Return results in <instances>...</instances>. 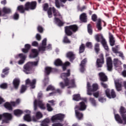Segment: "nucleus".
I'll list each match as a JSON object with an SVG mask.
<instances>
[{"label": "nucleus", "instance_id": "f257e3e1", "mask_svg": "<svg viewBox=\"0 0 126 126\" xmlns=\"http://www.w3.org/2000/svg\"><path fill=\"white\" fill-rule=\"evenodd\" d=\"M39 63V59H37L35 62H28L24 66V72L26 73V74H30V73H32L34 72V68L33 66H37Z\"/></svg>", "mask_w": 126, "mask_h": 126}, {"label": "nucleus", "instance_id": "f03ea898", "mask_svg": "<svg viewBox=\"0 0 126 126\" xmlns=\"http://www.w3.org/2000/svg\"><path fill=\"white\" fill-rule=\"evenodd\" d=\"M43 10H44V11H47V14L49 18L53 17V13L54 14V16L55 17L58 16V13H57V9L56 8L54 7H53L52 8L50 7L49 8L48 3H46L43 5Z\"/></svg>", "mask_w": 126, "mask_h": 126}, {"label": "nucleus", "instance_id": "7ed1b4c3", "mask_svg": "<svg viewBox=\"0 0 126 126\" xmlns=\"http://www.w3.org/2000/svg\"><path fill=\"white\" fill-rule=\"evenodd\" d=\"M65 34L67 36H71L73 33L78 31V26L77 25H71L64 27Z\"/></svg>", "mask_w": 126, "mask_h": 126}, {"label": "nucleus", "instance_id": "20e7f679", "mask_svg": "<svg viewBox=\"0 0 126 126\" xmlns=\"http://www.w3.org/2000/svg\"><path fill=\"white\" fill-rule=\"evenodd\" d=\"M47 46V38H44L42 41L41 46L38 47V52H45L46 49L47 50H50L52 48V45L51 44H48Z\"/></svg>", "mask_w": 126, "mask_h": 126}, {"label": "nucleus", "instance_id": "39448f33", "mask_svg": "<svg viewBox=\"0 0 126 126\" xmlns=\"http://www.w3.org/2000/svg\"><path fill=\"white\" fill-rule=\"evenodd\" d=\"M25 6L27 7L28 11L29 10H34L36 9L37 7V1H28L26 2L25 4Z\"/></svg>", "mask_w": 126, "mask_h": 126}, {"label": "nucleus", "instance_id": "423d86ee", "mask_svg": "<svg viewBox=\"0 0 126 126\" xmlns=\"http://www.w3.org/2000/svg\"><path fill=\"white\" fill-rule=\"evenodd\" d=\"M3 119L2 120L1 125L3 124H9V122L12 120V115L9 113H3Z\"/></svg>", "mask_w": 126, "mask_h": 126}, {"label": "nucleus", "instance_id": "0eeeda50", "mask_svg": "<svg viewBox=\"0 0 126 126\" xmlns=\"http://www.w3.org/2000/svg\"><path fill=\"white\" fill-rule=\"evenodd\" d=\"M64 119V115L63 114H57L55 116H53L51 118V121L52 123H56L57 121H60V122H63Z\"/></svg>", "mask_w": 126, "mask_h": 126}, {"label": "nucleus", "instance_id": "6e6552de", "mask_svg": "<svg viewBox=\"0 0 126 126\" xmlns=\"http://www.w3.org/2000/svg\"><path fill=\"white\" fill-rule=\"evenodd\" d=\"M61 78L63 79L64 82L66 83V85L68 84V82H69V80L67 77L70 76V70L68 69L67 70V73H63L61 74Z\"/></svg>", "mask_w": 126, "mask_h": 126}, {"label": "nucleus", "instance_id": "1a4fd4ad", "mask_svg": "<svg viewBox=\"0 0 126 126\" xmlns=\"http://www.w3.org/2000/svg\"><path fill=\"white\" fill-rule=\"evenodd\" d=\"M105 94L107 97L109 98V99L116 98V97H117V94H116V92H115L114 90H112L111 91L109 89H107L105 90Z\"/></svg>", "mask_w": 126, "mask_h": 126}, {"label": "nucleus", "instance_id": "9d476101", "mask_svg": "<svg viewBox=\"0 0 126 126\" xmlns=\"http://www.w3.org/2000/svg\"><path fill=\"white\" fill-rule=\"evenodd\" d=\"M99 58L96 60V65L97 67H102L103 64H104V55L103 54H100L99 55Z\"/></svg>", "mask_w": 126, "mask_h": 126}, {"label": "nucleus", "instance_id": "9b49d317", "mask_svg": "<svg viewBox=\"0 0 126 126\" xmlns=\"http://www.w3.org/2000/svg\"><path fill=\"white\" fill-rule=\"evenodd\" d=\"M87 108V105L85 104L84 101L80 102L78 105L75 106L74 109L79 110V111H85Z\"/></svg>", "mask_w": 126, "mask_h": 126}, {"label": "nucleus", "instance_id": "f8f14e48", "mask_svg": "<svg viewBox=\"0 0 126 126\" xmlns=\"http://www.w3.org/2000/svg\"><path fill=\"white\" fill-rule=\"evenodd\" d=\"M106 65L108 71L113 70V62L111 57H108L106 59Z\"/></svg>", "mask_w": 126, "mask_h": 126}, {"label": "nucleus", "instance_id": "ddd939ff", "mask_svg": "<svg viewBox=\"0 0 126 126\" xmlns=\"http://www.w3.org/2000/svg\"><path fill=\"white\" fill-rule=\"evenodd\" d=\"M120 115H121V117L124 121V123H126V114L125 115L126 113V109L124 106H121L120 109Z\"/></svg>", "mask_w": 126, "mask_h": 126}, {"label": "nucleus", "instance_id": "4468645a", "mask_svg": "<svg viewBox=\"0 0 126 126\" xmlns=\"http://www.w3.org/2000/svg\"><path fill=\"white\" fill-rule=\"evenodd\" d=\"M67 0H55V5L57 8H61V6L63 7L64 5L63 3H65Z\"/></svg>", "mask_w": 126, "mask_h": 126}, {"label": "nucleus", "instance_id": "2eb2a0df", "mask_svg": "<svg viewBox=\"0 0 126 126\" xmlns=\"http://www.w3.org/2000/svg\"><path fill=\"white\" fill-rule=\"evenodd\" d=\"M35 84H36V79H33L32 82H31L29 79L26 80V85H30L32 89H34V88H35Z\"/></svg>", "mask_w": 126, "mask_h": 126}, {"label": "nucleus", "instance_id": "dca6fc26", "mask_svg": "<svg viewBox=\"0 0 126 126\" xmlns=\"http://www.w3.org/2000/svg\"><path fill=\"white\" fill-rule=\"evenodd\" d=\"M31 51L32 53L30 55V58H31V59H35V58L38 57V55H39L38 50L36 49H32Z\"/></svg>", "mask_w": 126, "mask_h": 126}, {"label": "nucleus", "instance_id": "f3484780", "mask_svg": "<svg viewBox=\"0 0 126 126\" xmlns=\"http://www.w3.org/2000/svg\"><path fill=\"white\" fill-rule=\"evenodd\" d=\"M17 11L20 12V13H25V11H28L27 8L25 6V5H19L17 8Z\"/></svg>", "mask_w": 126, "mask_h": 126}, {"label": "nucleus", "instance_id": "a211bd4d", "mask_svg": "<svg viewBox=\"0 0 126 126\" xmlns=\"http://www.w3.org/2000/svg\"><path fill=\"white\" fill-rule=\"evenodd\" d=\"M75 114L76 118L79 121L82 120L83 118V113L80 112V110L78 109H75Z\"/></svg>", "mask_w": 126, "mask_h": 126}, {"label": "nucleus", "instance_id": "6ab92c4d", "mask_svg": "<svg viewBox=\"0 0 126 126\" xmlns=\"http://www.w3.org/2000/svg\"><path fill=\"white\" fill-rule=\"evenodd\" d=\"M20 85V79L18 78H15L13 81V85L15 89H17Z\"/></svg>", "mask_w": 126, "mask_h": 126}, {"label": "nucleus", "instance_id": "aec40b11", "mask_svg": "<svg viewBox=\"0 0 126 126\" xmlns=\"http://www.w3.org/2000/svg\"><path fill=\"white\" fill-rule=\"evenodd\" d=\"M122 61H120L119 59L115 58L113 59V64L115 68L120 67V66L122 65Z\"/></svg>", "mask_w": 126, "mask_h": 126}, {"label": "nucleus", "instance_id": "412c9836", "mask_svg": "<svg viewBox=\"0 0 126 126\" xmlns=\"http://www.w3.org/2000/svg\"><path fill=\"white\" fill-rule=\"evenodd\" d=\"M98 75L101 82H106V81H108V77H107V76L106 74H105V73L100 72L99 73Z\"/></svg>", "mask_w": 126, "mask_h": 126}, {"label": "nucleus", "instance_id": "4be33fe9", "mask_svg": "<svg viewBox=\"0 0 126 126\" xmlns=\"http://www.w3.org/2000/svg\"><path fill=\"white\" fill-rule=\"evenodd\" d=\"M109 38L110 45L111 47H113V46H115V43H116V40L115 39V37L112 33H109Z\"/></svg>", "mask_w": 126, "mask_h": 126}, {"label": "nucleus", "instance_id": "5701e85b", "mask_svg": "<svg viewBox=\"0 0 126 126\" xmlns=\"http://www.w3.org/2000/svg\"><path fill=\"white\" fill-rule=\"evenodd\" d=\"M31 49V45L29 44H26L25 45V48L22 49V52L24 54H28L29 50Z\"/></svg>", "mask_w": 126, "mask_h": 126}, {"label": "nucleus", "instance_id": "b1692460", "mask_svg": "<svg viewBox=\"0 0 126 126\" xmlns=\"http://www.w3.org/2000/svg\"><path fill=\"white\" fill-rule=\"evenodd\" d=\"M114 118L115 119V120L118 124H123L124 123V120L122 119V117L121 116H120V114H114Z\"/></svg>", "mask_w": 126, "mask_h": 126}, {"label": "nucleus", "instance_id": "393cba45", "mask_svg": "<svg viewBox=\"0 0 126 126\" xmlns=\"http://www.w3.org/2000/svg\"><path fill=\"white\" fill-rule=\"evenodd\" d=\"M66 57L70 62H72L75 59V56L72 52H69L66 54Z\"/></svg>", "mask_w": 126, "mask_h": 126}, {"label": "nucleus", "instance_id": "a878e982", "mask_svg": "<svg viewBox=\"0 0 126 126\" xmlns=\"http://www.w3.org/2000/svg\"><path fill=\"white\" fill-rule=\"evenodd\" d=\"M80 20L84 23L87 22V16L85 13H82L80 16Z\"/></svg>", "mask_w": 126, "mask_h": 126}, {"label": "nucleus", "instance_id": "bb28decb", "mask_svg": "<svg viewBox=\"0 0 126 126\" xmlns=\"http://www.w3.org/2000/svg\"><path fill=\"white\" fill-rule=\"evenodd\" d=\"M2 73H4V74H1V77L2 78H4V77H5V75H7L8 73H9V68L8 67H5L4 69L2 70Z\"/></svg>", "mask_w": 126, "mask_h": 126}, {"label": "nucleus", "instance_id": "cd10ccee", "mask_svg": "<svg viewBox=\"0 0 126 126\" xmlns=\"http://www.w3.org/2000/svg\"><path fill=\"white\" fill-rule=\"evenodd\" d=\"M101 43L105 50H106V51L107 52H109V46H108V44H107V41H106V39H103L102 40H101Z\"/></svg>", "mask_w": 126, "mask_h": 126}, {"label": "nucleus", "instance_id": "c85d7f7f", "mask_svg": "<svg viewBox=\"0 0 126 126\" xmlns=\"http://www.w3.org/2000/svg\"><path fill=\"white\" fill-rule=\"evenodd\" d=\"M50 119L46 118L42 121L41 124V126H49V124H50Z\"/></svg>", "mask_w": 126, "mask_h": 126}, {"label": "nucleus", "instance_id": "c756f323", "mask_svg": "<svg viewBox=\"0 0 126 126\" xmlns=\"http://www.w3.org/2000/svg\"><path fill=\"white\" fill-rule=\"evenodd\" d=\"M69 85L70 86L68 87V89L76 87V85H75V80H74V79H72L71 80H69Z\"/></svg>", "mask_w": 126, "mask_h": 126}, {"label": "nucleus", "instance_id": "7c9ffc66", "mask_svg": "<svg viewBox=\"0 0 126 126\" xmlns=\"http://www.w3.org/2000/svg\"><path fill=\"white\" fill-rule=\"evenodd\" d=\"M55 23L57 24L60 27H62V26H63V22L59 18L55 17L54 18Z\"/></svg>", "mask_w": 126, "mask_h": 126}, {"label": "nucleus", "instance_id": "2f4dec72", "mask_svg": "<svg viewBox=\"0 0 126 126\" xmlns=\"http://www.w3.org/2000/svg\"><path fill=\"white\" fill-rule=\"evenodd\" d=\"M53 71V68L51 67L47 66L45 68V73L46 75H50L51 72Z\"/></svg>", "mask_w": 126, "mask_h": 126}, {"label": "nucleus", "instance_id": "473e14b6", "mask_svg": "<svg viewBox=\"0 0 126 126\" xmlns=\"http://www.w3.org/2000/svg\"><path fill=\"white\" fill-rule=\"evenodd\" d=\"M23 114V111L20 109H16L14 110V115L17 117H19Z\"/></svg>", "mask_w": 126, "mask_h": 126}, {"label": "nucleus", "instance_id": "72a5a7b5", "mask_svg": "<svg viewBox=\"0 0 126 126\" xmlns=\"http://www.w3.org/2000/svg\"><path fill=\"white\" fill-rule=\"evenodd\" d=\"M54 64L56 66H62L63 65V61L60 59H57L55 61Z\"/></svg>", "mask_w": 126, "mask_h": 126}, {"label": "nucleus", "instance_id": "f704fd0d", "mask_svg": "<svg viewBox=\"0 0 126 126\" xmlns=\"http://www.w3.org/2000/svg\"><path fill=\"white\" fill-rule=\"evenodd\" d=\"M4 107L5 108V109H7V110H8L9 111H12V106L8 102H6L4 104Z\"/></svg>", "mask_w": 126, "mask_h": 126}, {"label": "nucleus", "instance_id": "c9c22d12", "mask_svg": "<svg viewBox=\"0 0 126 126\" xmlns=\"http://www.w3.org/2000/svg\"><path fill=\"white\" fill-rule=\"evenodd\" d=\"M94 39L96 41V42H100V39H101L102 41L103 39H105V38H104V37L103 36V35L99 34H97L95 35Z\"/></svg>", "mask_w": 126, "mask_h": 126}, {"label": "nucleus", "instance_id": "e433bc0d", "mask_svg": "<svg viewBox=\"0 0 126 126\" xmlns=\"http://www.w3.org/2000/svg\"><path fill=\"white\" fill-rule=\"evenodd\" d=\"M24 121H25L26 122H32V119L31 118V115L29 114H26L24 116Z\"/></svg>", "mask_w": 126, "mask_h": 126}, {"label": "nucleus", "instance_id": "4c0bfd02", "mask_svg": "<svg viewBox=\"0 0 126 126\" xmlns=\"http://www.w3.org/2000/svg\"><path fill=\"white\" fill-rule=\"evenodd\" d=\"M87 94L88 95H90L91 96L92 95V93H91V89L92 88H91V85L90 84V83L88 82L87 83Z\"/></svg>", "mask_w": 126, "mask_h": 126}, {"label": "nucleus", "instance_id": "58836bf2", "mask_svg": "<svg viewBox=\"0 0 126 126\" xmlns=\"http://www.w3.org/2000/svg\"><path fill=\"white\" fill-rule=\"evenodd\" d=\"M69 65H70V63L68 62H66L63 64V63L61 66H62L63 71H65V70H66V67H67V66H69Z\"/></svg>", "mask_w": 126, "mask_h": 126}, {"label": "nucleus", "instance_id": "ea45409f", "mask_svg": "<svg viewBox=\"0 0 126 126\" xmlns=\"http://www.w3.org/2000/svg\"><path fill=\"white\" fill-rule=\"evenodd\" d=\"M115 86L117 91H122V83L116 82H115Z\"/></svg>", "mask_w": 126, "mask_h": 126}, {"label": "nucleus", "instance_id": "a19ab883", "mask_svg": "<svg viewBox=\"0 0 126 126\" xmlns=\"http://www.w3.org/2000/svg\"><path fill=\"white\" fill-rule=\"evenodd\" d=\"M101 23H102V20L100 19H98V21L96 23V27L99 31H101L102 30V26H101Z\"/></svg>", "mask_w": 126, "mask_h": 126}, {"label": "nucleus", "instance_id": "79ce46f5", "mask_svg": "<svg viewBox=\"0 0 126 126\" xmlns=\"http://www.w3.org/2000/svg\"><path fill=\"white\" fill-rule=\"evenodd\" d=\"M88 32L90 35L93 34V29H92V25L91 24H88L87 26Z\"/></svg>", "mask_w": 126, "mask_h": 126}, {"label": "nucleus", "instance_id": "37998d69", "mask_svg": "<svg viewBox=\"0 0 126 126\" xmlns=\"http://www.w3.org/2000/svg\"><path fill=\"white\" fill-rule=\"evenodd\" d=\"M2 11L5 14H9V13H10V12H11V9H10V8H9L4 7L2 10Z\"/></svg>", "mask_w": 126, "mask_h": 126}, {"label": "nucleus", "instance_id": "c03bdc74", "mask_svg": "<svg viewBox=\"0 0 126 126\" xmlns=\"http://www.w3.org/2000/svg\"><path fill=\"white\" fill-rule=\"evenodd\" d=\"M68 35H65L63 37V43H64L65 44H70L71 43V41L68 39V37H67Z\"/></svg>", "mask_w": 126, "mask_h": 126}, {"label": "nucleus", "instance_id": "a18cd8bd", "mask_svg": "<svg viewBox=\"0 0 126 126\" xmlns=\"http://www.w3.org/2000/svg\"><path fill=\"white\" fill-rule=\"evenodd\" d=\"M85 51V45L84 44H82L79 47V54H82V53H84Z\"/></svg>", "mask_w": 126, "mask_h": 126}, {"label": "nucleus", "instance_id": "49530a36", "mask_svg": "<svg viewBox=\"0 0 126 126\" xmlns=\"http://www.w3.org/2000/svg\"><path fill=\"white\" fill-rule=\"evenodd\" d=\"M97 90H98V84H93L92 88L91 90V93L97 91Z\"/></svg>", "mask_w": 126, "mask_h": 126}, {"label": "nucleus", "instance_id": "de8ad7c7", "mask_svg": "<svg viewBox=\"0 0 126 126\" xmlns=\"http://www.w3.org/2000/svg\"><path fill=\"white\" fill-rule=\"evenodd\" d=\"M38 106L40 108V109H42V110H45V109H46V107L42 100H39L38 101Z\"/></svg>", "mask_w": 126, "mask_h": 126}, {"label": "nucleus", "instance_id": "09e8293b", "mask_svg": "<svg viewBox=\"0 0 126 126\" xmlns=\"http://www.w3.org/2000/svg\"><path fill=\"white\" fill-rule=\"evenodd\" d=\"M26 90H27V86L22 85L21 87L20 93L22 94L24 93Z\"/></svg>", "mask_w": 126, "mask_h": 126}, {"label": "nucleus", "instance_id": "8fccbe9b", "mask_svg": "<svg viewBox=\"0 0 126 126\" xmlns=\"http://www.w3.org/2000/svg\"><path fill=\"white\" fill-rule=\"evenodd\" d=\"M35 117L37 120H40V119H42L43 118V114L40 111H38L35 114Z\"/></svg>", "mask_w": 126, "mask_h": 126}, {"label": "nucleus", "instance_id": "3c124183", "mask_svg": "<svg viewBox=\"0 0 126 126\" xmlns=\"http://www.w3.org/2000/svg\"><path fill=\"white\" fill-rule=\"evenodd\" d=\"M73 99L74 100V101H79V100H81V97H80V94H74Z\"/></svg>", "mask_w": 126, "mask_h": 126}, {"label": "nucleus", "instance_id": "603ef678", "mask_svg": "<svg viewBox=\"0 0 126 126\" xmlns=\"http://www.w3.org/2000/svg\"><path fill=\"white\" fill-rule=\"evenodd\" d=\"M18 57L21 59V60H24L25 61V60H26V58H27V55L25 53H20L18 54Z\"/></svg>", "mask_w": 126, "mask_h": 126}, {"label": "nucleus", "instance_id": "864d4df0", "mask_svg": "<svg viewBox=\"0 0 126 126\" xmlns=\"http://www.w3.org/2000/svg\"><path fill=\"white\" fill-rule=\"evenodd\" d=\"M56 93H59V94H61L62 93V91L58 89L55 90V92L49 93V96H53V95H55Z\"/></svg>", "mask_w": 126, "mask_h": 126}, {"label": "nucleus", "instance_id": "5fc2aeb1", "mask_svg": "<svg viewBox=\"0 0 126 126\" xmlns=\"http://www.w3.org/2000/svg\"><path fill=\"white\" fill-rule=\"evenodd\" d=\"M64 83H63V82H61L60 83V87H61V88L62 89H63V88H64V87H65V86H68V85H69V82H68V84L66 85V83H65V82H64Z\"/></svg>", "mask_w": 126, "mask_h": 126}, {"label": "nucleus", "instance_id": "6e6d98bb", "mask_svg": "<svg viewBox=\"0 0 126 126\" xmlns=\"http://www.w3.org/2000/svg\"><path fill=\"white\" fill-rule=\"evenodd\" d=\"M112 49L114 54H118V52H119V45H116L115 47H112Z\"/></svg>", "mask_w": 126, "mask_h": 126}, {"label": "nucleus", "instance_id": "4d7b16f0", "mask_svg": "<svg viewBox=\"0 0 126 126\" xmlns=\"http://www.w3.org/2000/svg\"><path fill=\"white\" fill-rule=\"evenodd\" d=\"M99 46L100 44H99V43H96L95 44L94 50L96 54H98V53H99V51H100V48H99Z\"/></svg>", "mask_w": 126, "mask_h": 126}, {"label": "nucleus", "instance_id": "13d9d810", "mask_svg": "<svg viewBox=\"0 0 126 126\" xmlns=\"http://www.w3.org/2000/svg\"><path fill=\"white\" fill-rule=\"evenodd\" d=\"M90 102L93 105V106H96V100L93 97L90 98Z\"/></svg>", "mask_w": 126, "mask_h": 126}, {"label": "nucleus", "instance_id": "bf43d9fd", "mask_svg": "<svg viewBox=\"0 0 126 126\" xmlns=\"http://www.w3.org/2000/svg\"><path fill=\"white\" fill-rule=\"evenodd\" d=\"M77 9H78V11H81V12H82V11H83L85 10V9H86V6H83V7H80V5H78Z\"/></svg>", "mask_w": 126, "mask_h": 126}, {"label": "nucleus", "instance_id": "052dcab7", "mask_svg": "<svg viewBox=\"0 0 126 126\" xmlns=\"http://www.w3.org/2000/svg\"><path fill=\"white\" fill-rule=\"evenodd\" d=\"M50 90L51 91H55V88L54 86L51 85H49L46 89V91H50Z\"/></svg>", "mask_w": 126, "mask_h": 126}, {"label": "nucleus", "instance_id": "680f3d73", "mask_svg": "<svg viewBox=\"0 0 126 126\" xmlns=\"http://www.w3.org/2000/svg\"><path fill=\"white\" fill-rule=\"evenodd\" d=\"M46 107H47V110L48 112H52L54 109L52 108V106H51V104L47 103L46 104Z\"/></svg>", "mask_w": 126, "mask_h": 126}, {"label": "nucleus", "instance_id": "e2e57ef3", "mask_svg": "<svg viewBox=\"0 0 126 126\" xmlns=\"http://www.w3.org/2000/svg\"><path fill=\"white\" fill-rule=\"evenodd\" d=\"M13 18L15 20H18V19H19V14H18V12H16L14 14Z\"/></svg>", "mask_w": 126, "mask_h": 126}, {"label": "nucleus", "instance_id": "0e129e2a", "mask_svg": "<svg viewBox=\"0 0 126 126\" xmlns=\"http://www.w3.org/2000/svg\"><path fill=\"white\" fill-rule=\"evenodd\" d=\"M86 63H87V58H85L84 60L82 61L80 65L85 66L86 64Z\"/></svg>", "mask_w": 126, "mask_h": 126}, {"label": "nucleus", "instance_id": "69168bd1", "mask_svg": "<svg viewBox=\"0 0 126 126\" xmlns=\"http://www.w3.org/2000/svg\"><path fill=\"white\" fill-rule=\"evenodd\" d=\"M117 54H119V57L121 58L122 60H125V56H124V53L121 51H118Z\"/></svg>", "mask_w": 126, "mask_h": 126}, {"label": "nucleus", "instance_id": "338daca9", "mask_svg": "<svg viewBox=\"0 0 126 126\" xmlns=\"http://www.w3.org/2000/svg\"><path fill=\"white\" fill-rule=\"evenodd\" d=\"M37 31L39 33H43V32L44 31V29H43V27L41 26H38L37 27Z\"/></svg>", "mask_w": 126, "mask_h": 126}, {"label": "nucleus", "instance_id": "774afa93", "mask_svg": "<svg viewBox=\"0 0 126 126\" xmlns=\"http://www.w3.org/2000/svg\"><path fill=\"white\" fill-rule=\"evenodd\" d=\"M49 84V78H45L44 81V86H47Z\"/></svg>", "mask_w": 126, "mask_h": 126}]
</instances>
